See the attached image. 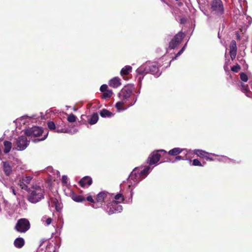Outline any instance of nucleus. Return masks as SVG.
<instances>
[{"label":"nucleus","mask_w":252,"mask_h":252,"mask_svg":"<svg viewBox=\"0 0 252 252\" xmlns=\"http://www.w3.org/2000/svg\"><path fill=\"white\" fill-rule=\"evenodd\" d=\"M152 169L150 166L145 167L139 166L135 167L127 179L126 182H124V186L126 188V190L129 191L127 196H123L122 194L118 193L115 196V200L122 198L126 203L130 204L132 202V196L134 194L133 189L143 179L145 178L150 173Z\"/></svg>","instance_id":"nucleus-1"},{"label":"nucleus","mask_w":252,"mask_h":252,"mask_svg":"<svg viewBox=\"0 0 252 252\" xmlns=\"http://www.w3.org/2000/svg\"><path fill=\"white\" fill-rule=\"evenodd\" d=\"M134 86L131 84L126 85L118 94L120 100L115 104L117 111L120 112L127 109L136 103L138 95L133 94Z\"/></svg>","instance_id":"nucleus-2"},{"label":"nucleus","mask_w":252,"mask_h":252,"mask_svg":"<svg viewBox=\"0 0 252 252\" xmlns=\"http://www.w3.org/2000/svg\"><path fill=\"white\" fill-rule=\"evenodd\" d=\"M160 66L161 64L157 62L147 61L143 63L136 70L139 84L141 85L144 76L148 73L153 75L156 77H158L161 74V72L159 70Z\"/></svg>","instance_id":"nucleus-3"},{"label":"nucleus","mask_w":252,"mask_h":252,"mask_svg":"<svg viewBox=\"0 0 252 252\" xmlns=\"http://www.w3.org/2000/svg\"><path fill=\"white\" fill-rule=\"evenodd\" d=\"M44 193L43 187L33 185L28 190V200L31 203L35 204L44 198Z\"/></svg>","instance_id":"nucleus-4"},{"label":"nucleus","mask_w":252,"mask_h":252,"mask_svg":"<svg viewBox=\"0 0 252 252\" xmlns=\"http://www.w3.org/2000/svg\"><path fill=\"white\" fill-rule=\"evenodd\" d=\"M24 133L27 136L31 137H38L43 133V136L42 138L32 140V141L34 143L44 140L47 137L48 135V132L47 130H46L45 132H44L42 128L37 126H33L25 129Z\"/></svg>","instance_id":"nucleus-5"},{"label":"nucleus","mask_w":252,"mask_h":252,"mask_svg":"<svg viewBox=\"0 0 252 252\" xmlns=\"http://www.w3.org/2000/svg\"><path fill=\"white\" fill-rule=\"evenodd\" d=\"M211 12L213 15L220 17L224 14V8L221 0H212L210 3Z\"/></svg>","instance_id":"nucleus-6"},{"label":"nucleus","mask_w":252,"mask_h":252,"mask_svg":"<svg viewBox=\"0 0 252 252\" xmlns=\"http://www.w3.org/2000/svg\"><path fill=\"white\" fill-rule=\"evenodd\" d=\"M104 210L109 215L120 213L123 210V207L118 201L113 200L111 203L104 207Z\"/></svg>","instance_id":"nucleus-7"},{"label":"nucleus","mask_w":252,"mask_h":252,"mask_svg":"<svg viewBox=\"0 0 252 252\" xmlns=\"http://www.w3.org/2000/svg\"><path fill=\"white\" fill-rule=\"evenodd\" d=\"M30 228V223L29 221L26 219H19L15 226V230L20 233H25Z\"/></svg>","instance_id":"nucleus-8"},{"label":"nucleus","mask_w":252,"mask_h":252,"mask_svg":"<svg viewBox=\"0 0 252 252\" xmlns=\"http://www.w3.org/2000/svg\"><path fill=\"white\" fill-rule=\"evenodd\" d=\"M30 141L25 136H20L16 140V149L18 151H23L29 145Z\"/></svg>","instance_id":"nucleus-9"},{"label":"nucleus","mask_w":252,"mask_h":252,"mask_svg":"<svg viewBox=\"0 0 252 252\" xmlns=\"http://www.w3.org/2000/svg\"><path fill=\"white\" fill-rule=\"evenodd\" d=\"M1 170L4 175L9 177L13 173L12 163L8 161H2L0 165V171Z\"/></svg>","instance_id":"nucleus-10"},{"label":"nucleus","mask_w":252,"mask_h":252,"mask_svg":"<svg viewBox=\"0 0 252 252\" xmlns=\"http://www.w3.org/2000/svg\"><path fill=\"white\" fill-rule=\"evenodd\" d=\"M184 37V33L179 32L177 33L169 43V48L170 49H175L181 42Z\"/></svg>","instance_id":"nucleus-11"},{"label":"nucleus","mask_w":252,"mask_h":252,"mask_svg":"<svg viewBox=\"0 0 252 252\" xmlns=\"http://www.w3.org/2000/svg\"><path fill=\"white\" fill-rule=\"evenodd\" d=\"M110 194L106 191L100 192L96 196L95 203L99 206H102V203L105 202L109 198Z\"/></svg>","instance_id":"nucleus-12"},{"label":"nucleus","mask_w":252,"mask_h":252,"mask_svg":"<svg viewBox=\"0 0 252 252\" xmlns=\"http://www.w3.org/2000/svg\"><path fill=\"white\" fill-rule=\"evenodd\" d=\"M160 157L161 155L157 152H154L150 155L148 158V163L150 165L155 164L159 160Z\"/></svg>","instance_id":"nucleus-13"},{"label":"nucleus","mask_w":252,"mask_h":252,"mask_svg":"<svg viewBox=\"0 0 252 252\" xmlns=\"http://www.w3.org/2000/svg\"><path fill=\"white\" fill-rule=\"evenodd\" d=\"M45 172L54 180H55L56 178H58L60 176V172L58 170H54L51 166L47 167L45 169Z\"/></svg>","instance_id":"nucleus-14"},{"label":"nucleus","mask_w":252,"mask_h":252,"mask_svg":"<svg viewBox=\"0 0 252 252\" xmlns=\"http://www.w3.org/2000/svg\"><path fill=\"white\" fill-rule=\"evenodd\" d=\"M92 182L93 181L92 178L90 176H87L82 178L80 180L79 184L81 187L87 188L92 185Z\"/></svg>","instance_id":"nucleus-15"},{"label":"nucleus","mask_w":252,"mask_h":252,"mask_svg":"<svg viewBox=\"0 0 252 252\" xmlns=\"http://www.w3.org/2000/svg\"><path fill=\"white\" fill-rule=\"evenodd\" d=\"M59 247L60 245L58 244L48 243L45 252H58V250Z\"/></svg>","instance_id":"nucleus-16"},{"label":"nucleus","mask_w":252,"mask_h":252,"mask_svg":"<svg viewBox=\"0 0 252 252\" xmlns=\"http://www.w3.org/2000/svg\"><path fill=\"white\" fill-rule=\"evenodd\" d=\"M109 85L111 87L117 88L121 85V79L118 77H115L109 80Z\"/></svg>","instance_id":"nucleus-17"},{"label":"nucleus","mask_w":252,"mask_h":252,"mask_svg":"<svg viewBox=\"0 0 252 252\" xmlns=\"http://www.w3.org/2000/svg\"><path fill=\"white\" fill-rule=\"evenodd\" d=\"M184 150L187 151L186 149H183L180 148H174L169 151L168 153L170 156H176L181 154Z\"/></svg>","instance_id":"nucleus-18"},{"label":"nucleus","mask_w":252,"mask_h":252,"mask_svg":"<svg viewBox=\"0 0 252 252\" xmlns=\"http://www.w3.org/2000/svg\"><path fill=\"white\" fill-rule=\"evenodd\" d=\"M25 244V241L23 238H16L14 242V245L17 248H21Z\"/></svg>","instance_id":"nucleus-19"},{"label":"nucleus","mask_w":252,"mask_h":252,"mask_svg":"<svg viewBox=\"0 0 252 252\" xmlns=\"http://www.w3.org/2000/svg\"><path fill=\"white\" fill-rule=\"evenodd\" d=\"M99 114L100 116L102 118H111L114 115L113 113L106 109H103L101 110Z\"/></svg>","instance_id":"nucleus-20"},{"label":"nucleus","mask_w":252,"mask_h":252,"mask_svg":"<svg viewBox=\"0 0 252 252\" xmlns=\"http://www.w3.org/2000/svg\"><path fill=\"white\" fill-rule=\"evenodd\" d=\"M131 71H132V67L130 65H126L122 68V69L120 71V74L122 76H124V75H127Z\"/></svg>","instance_id":"nucleus-21"},{"label":"nucleus","mask_w":252,"mask_h":252,"mask_svg":"<svg viewBox=\"0 0 252 252\" xmlns=\"http://www.w3.org/2000/svg\"><path fill=\"white\" fill-rule=\"evenodd\" d=\"M4 150L3 152L5 154H8L12 148V143L8 141H4L3 142Z\"/></svg>","instance_id":"nucleus-22"},{"label":"nucleus","mask_w":252,"mask_h":252,"mask_svg":"<svg viewBox=\"0 0 252 252\" xmlns=\"http://www.w3.org/2000/svg\"><path fill=\"white\" fill-rule=\"evenodd\" d=\"M71 197L73 201L77 202H82L85 200V197L82 195H78L75 193H73Z\"/></svg>","instance_id":"nucleus-23"},{"label":"nucleus","mask_w":252,"mask_h":252,"mask_svg":"<svg viewBox=\"0 0 252 252\" xmlns=\"http://www.w3.org/2000/svg\"><path fill=\"white\" fill-rule=\"evenodd\" d=\"M194 154H196L197 156L201 158H205L206 155H210L209 153L200 149L194 150Z\"/></svg>","instance_id":"nucleus-24"},{"label":"nucleus","mask_w":252,"mask_h":252,"mask_svg":"<svg viewBox=\"0 0 252 252\" xmlns=\"http://www.w3.org/2000/svg\"><path fill=\"white\" fill-rule=\"evenodd\" d=\"M98 120V115L97 113H94L91 115L88 122L90 125H94L97 123Z\"/></svg>","instance_id":"nucleus-25"},{"label":"nucleus","mask_w":252,"mask_h":252,"mask_svg":"<svg viewBox=\"0 0 252 252\" xmlns=\"http://www.w3.org/2000/svg\"><path fill=\"white\" fill-rule=\"evenodd\" d=\"M241 85V90L242 92L245 93L247 96L250 97V91L249 90L248 86L247 85H245L244 84L240 82Z\"/></svg>","instance_id":"nucleus-26"},{"label":"nucleus","mask_w":252,"mask_h":252,"mask_svg":"<svg viewBox=\"0 0 252 252\" xmlns=\"http://www.w3.org/2000/svg\"><path fill=\"white\" fill-rule=\"evenodd\" d=\"M55 132L57 133H72L71 130L65 128H60L59 126L57 127L56 129L55 130Z\"/></svg>","instance_id":"nucleus-27"},{"label":"nucleus","mask_w":252,"mask_h":252,"mask_svg":"<svg viewBox=\"0 0 252 252\" xmlns=\"http://www.w3.org/2000/svg\"><path fill=\"white\" fill-rule=\"evenodd\" d=\"M187 45V43L182 48V49L177 53V54L172 58V60L170 62L169 64H170L172 61L176 60L178 57H179L184 51L186 49V47Z\"/></svg>","instance_id":"nucleus-28"},{"label":"nucleus","mask_w":252,"mask_h":252,"mask_svg":"<svg viewBox=\"0 0 252 252\" xmlns=\"http://www.w3.org/2000/svg\"><path fill=\"white\" fill-rule=\"evenodd\" d=\"M87 201L94 203V204L92 205V207L96 209L99 208V206L95 203V202L94 201V199L93 198L91 195H88L87 197Z\"/></svg>","instance_id":"nucleus-29"},{"label":"nucleus","mask_w":252,"mask_h":252,"mask_svg":"<svg viewBox=\"0 0 252 252\" xmlns=\"http://www.w3.org/2000/svg\"><path fill=\"white\" fill-rule=\"evenodd\" d=\"M47 126L48 128L50 130H52L55 131V129H56L57 127L55 125V124L53 121H49L47 123Z\"/></svg>","instance_id":"nucleus-30"},{"label":"nucleus","mask_w":252,"mask_h":252,"mask_svg":"<svg viewBox=\"0 0 252 252\" xmlns=\"http://www.w3.org/2000/svg\"><path fill=\"white\" fill-rule=\"evenodd\" d=\"M113 94V92L112 90H107L106 92H104L102 98L103 99H106L107 98H110Z\"/></svg>","instance_id":"nucleus-31"},{"label":"nucleus","mask_w":252,"mask_h":252,"mask_svg":"<svg viewBox=\"0 0 252 252\" xmlns=\"http://www.w3.org/2000/svg\"><path fill=\"white\" fill-rule=\"evenodd\" d=\"M77 117L73 114H70L67 118V120L69 123H74L76 121Z\"/></svg>","instance_id":"nucleus-32"},{"label":"nucleus","mask_w":252,"mask_h":252,"mask_svg":"<svg viewBox=\"0 0 252 252\" xmlns=\"http://www.w3.org/2000/svg\"><path fill=\"white\" fill-rule=\"evenodd\" d=\"M32 176H26V177H24L22 178V180L26 183V184H27V185L28 184H29L31 181V180H32Z\"/></svg>","instance_id":"nucleus-33"},{"label":"nucleus","mask_w":252,"mask_h":252,"mask_svg":"<svg viewBox=\"0 0 252 252\" xmlns=\"http://www.w3.org/2000/svg\"><path fill=\"white\" fill-rule=\"evenodd\" d=\"M19 185L22 189L28 190V187L27 186V184H26V183L24 182L22 180L20 181V183L19 184Z\"/></svg>","instance_id":"nucleus-34"},{"label":"nucleus","mask_w":252,"mask_h":252,"mask_svg":"<svg viewBox=\"0 0 252 252\" xmlns=\"http://www.w3.org/2000/svg\"><path fill=\"white\" fill-rule=\"evenodd\" d=\"M240 77L241 80L245 82H246L248 80L247 75L244 72H242L240 73Z\"/></svg>","instance_id":"nucleus-35"},{"label":"nucleus","mask_w":252,"mask_h":252,"mask_svg":"<svg viewBox=\"0 0 252 252\" xmlns=\"http://www.w3.org/2000/svg\"><path fill=\"white\" fill-rule=\"evenodd\" d=\"M194 166H203V165L202 164L201 162L198 159H194L192 161V164Z\"/></svg>","instance_id":"nucleus-36"},{"label":"nucleus","mask_w":252,"mask_h":252,"mask_svg":"<svg viewBox=\"0 0 252 252\" xmlns=\"http://www.w3.org/2000/svg\"><path fill=\"white\" fill-rule=\"evenodd\" d=\"M230 50H237L236 42L235 40H233L231 41L230 45Z\"/></svg>","instance_id":"nucleus-37"},{"label":"nucleus","mask_w":252,"mask_h":252,"mask_svg":"<svg viewBox=\"0 0 252 252\" xmlns=\"http://www.w3.org/2000/svg\"><path fill=\"white\" fill-rule=\"evenodd\" d=\"M229 62V60L225 59V62L223 66V68L225 72H229V68H228V64Z\"/></svg>","instance_id":"nucleus-38"},{"label":"nucleus","mask_w":252,"mask_h":252,"mask_svg":"<svg viewBox=\"0 0 252 252\" xmlns=\"http://www.w3.org/2000/svg\"><path fill=\"white\" fill-rule=\"evenodd\" d=\"M68 178L66 175H63L62 178V183L63 186H66L67 184Z\"/></svg>","instance_id":"nucleus-39"},{"label":"nucleus","mask_w":252,"mask_h":252,"mask_svg":"<svg viewBox=\"0 0 252 252\" xmlns=\"http://www.w3.org/2000/svg\"><path fill=\"white\" fill-rule=\"evenodd\" d=\"M241 69V67L239 65L237 64L236 65H234L231 67V70L233 72H237L240 69Z\"/></svg>","instance_id":"nucleus-40"},{"label":"nucleus","mask_w":252,"mask_h":252,"mask_svg":"<svg viewBox=\"0 0 252 252\" xmlns=\"http://www.w3.org/2000/svg\"><path fill=\"white\" fill-rule=\"evenodd\" d=\"M237 50H230V55L232 60H233L236 56Z\"/></svg>","instance_id":"nucleus-41"},{"label":"nucleus","mask_w":252,"mask_h":252,"mask_svg":"<svg viewBox=\"0 0 252 252\" xmlns=\"http://www.w3.org/2000/svg\"><path fill=\"white\" fill-rule=\"evenodd\" d=\"M107 85L106 84L102 85L100 87V91L102 92H105L107 91Z\"/></svg>","instance_id":"nucleus-42"},{"label":"nucleus","mask_w":252,"mask_h":252,"mask_svg":"<svg viewBox=\"0 0 252 252\" xmlns=\"http://www.w3.org/2000/svg\"><path fill=\"white\" fill-rule=\"evenodd\" d=\"M186 158H185L184 157L180 156H176L174 160H173L172 162H174L176 161L180 160H185Z\"/></svg>","instance_id":"nucleus-43"},{"label":"nucleus","mask_w":252,"mask_h":252,"mask_svg":"<svg viewBox=\"0 0 252 252\" xmlns=\"http://www.w3.org/2000/svg\"><path fill=\"white\" fill-rule=\"evenodd\" d=\"M220 160L223 161L224 162H229L231 160V159L229 158H228L226 157L223 156L222 158L221 159H220Z\"/></svg>","instance_id":"nucleus-44"},{"label":"nucleus","mask_w":252,"mask_h":252,"mask_svg":"<svg viewBox=\"0 0 252 252\" xmlns=\"http://www.w3.org/2000/svg\"><path fill=\"white\" fill-rule=\"evenodd\" d=\"M52 221V219L50 218H49L47 219V220H46L45 223L47 225H49V224H50L51 223Z\"/></svg>","instance_id":"nucleus-45"},{"label":"nucleus","mask_w":252,"mask_h":252,"mask_svg":"<svg viewBox=\"0 0 252 252\" xmlns=\"http://www.w3.org/2000/svg\"><path fill=\"white\" fill-rule=\"evenodd\" d=\"M46 241V239H43L42 240H40V245L39 246V247L38 248V250L40 249V248L41 247V246H42V245L43 244V243H44Z\"/></svg>","instance_id":"nucleus-46"},{"label":"nucleus","mask_w":252,"mask_h":252,"mask_svg":"<svg viewBox=\"0 0 252 252\" xmlns=\"http://www.w3.org/2000/svg\"><path fill=\"white\" fill-rule=\"evenodd\" d=\"M204 158H205L206 159H207V160H213V158H211L209 156V155H206Z\"/></svg>","instance_id":"nucleus-47"},{"label":"nucleus","mask_w":252,"mask_h":252,"mask_svg":"<svg viewBox=\"0 0 252 252\" xmlns=\"http://www.w3.org/2000/svg\"><path fill=\"white\" fill-rule=\"evenodd\" d=\"M186 21V20L184 18H182L180 19V23L181 24H184Z\"/></svg>","instance_id":"nucleus-48"},{"label":"nucleus","mask_w":252,"mask_h":252,"mask_svg":"<svg viewBox=\"0 0 252 252\" xmlns=\"http://www.w3.org/2000/svg\"><path fill=\"white\" fill-rule=\"evenodd\" d=\"M12 191V193L14 194V195H16V190L13 187H11V189H10Z\"/></svg>","instance_id":"nucleus-49"},{"label":"nucleus","mask_w":252,"mask_h":252,"mask_svg":"<svg viewBox=\"0 0 252 252\" xmlns=\"http://www.w3.org/2000/svg\"><path fill=\"white\" fill-rule=\"evenodd\" d=\"M157 153L160 152V153H162L163 154H166V153H167L166 151L164 150H159L158 151H157Z\"/></svg>","instance_id":"nucleus-50"},{"label":"nucleus","mask_w":252,"mask_h":252,"mask_svg":"<svg viewBox=\"0 0 252 252\" xmlns=\"http://www.w3.org/2000/svg\"><path fill=\"white\" fill-rule=\"evenodd\" d=\"M30 118H36V116L35 115H33L32 116L30 117Z\"/></svg>","instance_id":"nucleus-51"},{"label":"nucleus","mask_w":252,"mask_h":252,"mask_svg":"<svg viewBox=\"0 0 252 252\" xmlns=\"http://www.w3.org/2000/svg\"><path fill=\"white\" fill-rule=\"evenodd\" d=\"M139 89H140V88ZM140 90H139L137 91V94H136V95H138H138H139V94H140Z\"/></svg>","instance_id":"nucleus-52"},{"label":"nucleus","mask_w":252,"mask_h":252,"mask_svg":"<svg viewBox=\"0 0 252 252\" xmlns=\"http://www.w3.org/2000/svg\"><path fill=\"white\" fill-rule=\"evenodd\" d=\"M162 2L166 3L165 0H160Z\"/></svg>","instance_id":"nucleus-53"},{"label":"nucleus","mask_w":252,"mask_h":252,"mask_svg":"<svg viewBox=\"0 0 252 252\" xmlns=\"http://www.w3.org/2000/svg\"><path fill=\"white\" fill-rule=\"evenodd\" d=\"M23 118H24V117H22L21 118V121H22L23 120Z\"/></svg>","instance_id":"nucleus-54"},{"label":"nucleus","mask_w":252,"mask_h":252,"mask_svg":"<svg viewBox=\"0 0 252 252\" xmlns=\"http://www.w3.org/2000/svg\"><path fill=\"white\" fill-rule=\"evenodd\" d=\"M58 202L57 200L56 199H55L54 202Z\"/></svg>","instance_id":"nucleus-55"},{"label":"nucleus","mask_w":252,"mask_h":252,"mask_svg":"<svg viewBox=\"0 0 252 252\" xmlns=\"http://www.w3.org/2000/svg\"><path fill=\"white\" fill-rule=\"evenodd\" d=\"M56 210H57V211H59V210L58 209V207H57V205H56Z\"/></svg>","instance_id":"nucleus-56"},{"label":"nucleus","mask_w":252,"mask_h":252,"mask_svg":"<svg viewBox=\"0 0 252 252\" xmlns=\"http://www.w3.org/2000/svg\"><path fill=\"white\" fill-rule=\"evenodd\" d=\"M166 161H167V162H170V161H171V160L169 159V160H166Z\"/></svg>","instance_id":"nucleus-57"},{"label":"nucleus","mask_w":252,"mask_h":252,"mask_svg":"<svg viewBox=\"0 0 252 252\" xmlns=\"http://www.w3.org/2000/svg\"><path fill=\"white\" fill-rule=\"evenodd\" d=\"M218 37H219V38H220V33H219V32L218 33Z\"/></svg>","instance_id":"nucleus-58"},{"label":"nucleus","mask_w":252,"mask_h":252,"mask_svg":"<svg viewBox=\"0 0 252 252\" xmlns=\"http://www.w3.org/2000/svg\"><path fill=\"white\" fill-rule=\"evenodd\" d=\"M48 203L49 205H50V201H48Z\"/></svg>","instance_id":"nucleus-59"},{"label":"nucleus","mask_w":252,"mask_h":252,"mask_svg":"<svg viewBox=\"0 0 252 252\" xmlns=\"http://www.w3.org/2000/svg\"><path fill=\"white\" fill-rule=\"evenodd\" d=\"M1 140V138H0V141Z\"/></svg>","instance_id":"nucleus-60"}]
</instances>
